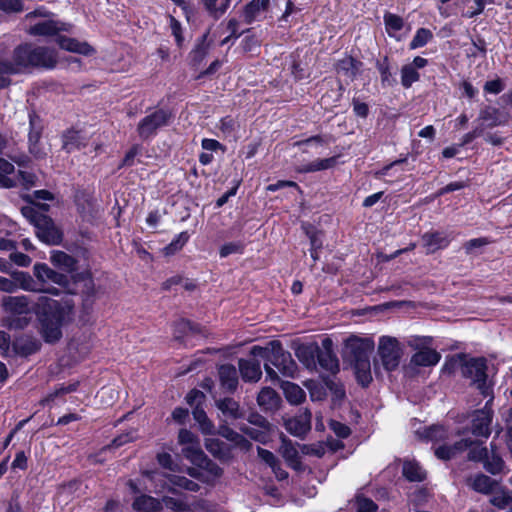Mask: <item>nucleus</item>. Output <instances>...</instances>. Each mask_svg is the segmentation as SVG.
I'll use <instances>...</instances> for the list:
<instances>
[{
  "mask_svg": "<svg viewBox=\"0 0 512 512\" xmlns=\"http://www.w3.org/2000/svg\"><path fill=\"white\" fill-rule=\"evenodd\" d=\"M73 306L47 296H40L33 305L39 322V333L48 344H55L63 336L62 327L70 320Z\"/></svg>",
  "mask_w": 512,
  "mask_h": 512,
  "instance_id": "1",
  "label": "nucleus"
},
{
  "mask_svg": "<svg viewBox=\"0 0 512 512\" xmlns=\"http://www.w3.org/2000/svg\"><path fill=\"white\" fill-rule=\"evenodd\" d=\"M57 62V53L54 49L22 43L14 48L9 69L16 74L33 69L51 70L56 67Z\"/></svg>",
  "mask_w": 512,
  "mask_h": 512,
  "instance_id": "2",
  "label": "nucleus"
},
{
  "mask_svg": "<svg viewBox=\"0 0 512 512\" xmlns=\"http://www.w3.org/2000/svg\"><path fill=\"white\" fill-rule=\"evenodd\" d=\"M250 353L252 356L260 357L266 361L264 369L271 381H279V376L270 364L275 366L284 377L295 378L298 370L297 364L291 353L284 350L280 341H271L268 347L253 346Z\"/></svg>",
  "mask_w": 512,
  "mask_h": 512,
  "instance_id": "3",
  "label": "nucleus"
},
{
  "mask_svg": "<svg viewBox=\"0 0 512 512\" xmlns=\"http://www.w3.org/2000/svg\"><path fill=\"white\" fill-rule=\"evenodd\" d=\"M49 210L48 204L24 206L21 208L22 215L34 225L37 237L49 245H57L62 241V232L56 227L53 220L45 215Z\"/></svg>",
  "mask_w": 512,
  "mask_h": 512,
  "instance_id": "4",
  "label": "nucleus"
},
{
  "mask_svg": "<svg viewBox=\"0 0 512 512\" xmlns=\"http://www.w3.org/2000/svg\"><path fill=\"white\" fill-rule=\"evenodd\" d=\"M457 362L461 365L462 375L466 378L472 379L473 383L477 385V388L484 397L489 396L491 390L487 385L486 359L471 358L466 360V356L464 354H458L450 360V363H445L443 370L450 371Z\"/></svg>",
  "mask_w": 512,
  "mask_h": 512,
  "instance_id": "5",
  "label": "nucleus"
},
{
  "mask_svg": "<svg viewBox=\"0 0 512 512\" xmlns=\"http://www.w3.org/2000/svg\"><path fill=\"white\" fill-rule=\"evenodd\" d=\"M491 450L481 446V443L476 441L469 451L468 459L475 462H482L484 469L492 475H497L503 472L505 462L496 450V447L491 443Z\"/></svg>",
  "mask_w": 512,
  "mask_h": 512,
  "instance_id": "6",
  "label": "nucleus"
},
{
  "mask_svg": "<svg viewBox=\"0 0 512 512\" xmlns=\"http://www.w3.org/2000/svg\"><path fill=\"white\" fill-rule=\"evenodd\" d=\"M171 118L172 113L166 109H157L146 115L137 125L139 138L146 141L154 137L159 129L169 125Z\"/></svg>",
  "mask_w": 512,
  "mask_h": 512,
  "instance_id": "7",
  "label": "nucleus"
},
{
  "mask_svg": "<svg viewBox=\"0 0 512 512\" xmlns=\"http://www.w3.org/2000/svg\"><path fill=\"white\" fill-rule=\"evenodd\" d=\"M374 349V341L371 338L350 336L344 344L343 356L351 364L370 360V354Z\"/></svg>",
  "mask_w": 512,
  "mask_h": 512,
  "instance_id": "8",
  "label": "nucleus"
},
{
  "mask_svg": "<svg viewBox=\"0 0 512 512\" xmlns=\"http://www.w3.org/2000/svg\"><path fill=\"white\" fill-rule=\"evenodd\" d=\"M432 343L431 337H415L409 341V345L419 349L412 358L411 363L416 366L428 367L435 366L441 359V355L434 349H429L428 346Z\"/></svg>",
  "mask_w": 512,
  "mask_h": 512,
  "instance_id": "9",
  "label": "nucleus"
},
{
  "mask_svg": "<svg viewBox=\"0 0 512 512\" xmlns=\"http://www.w3.org/2000/svg\"><path fill=\"white\" fill-rule=\"evenodd\" d=\"M378 354L386 371L395 370L400 363L402 351L396 338L382 336L379 340Z\"/></svg>",
  "mask_w": 512,
  "mask_h": 512,
  "instance_id": "10",
  "label": "nucleus"
},
{
  "mask_svg": "<svg viewBox=\"0 0 512 512\" xmlns=\"http://www.w3.org/2000/svg\"><path fill=\"white\" fill-rule=\"evenodd\" d=\"M42 119L35 113H29V133H28V149L37 159L46 157L47 152L40 142L43 132Z\"/></svg>",
  "mask_w": 512,
  "mask_h": 512,
  "instance_id": "11",
  "label": "nucleus"
},
{
  "mask_svg": "<svg viewBox=\"0 0 512 512\" xmlns=\"http://www.w3.org/2000/svg\"><path fill=\"white\" fill-rule=\"evenodd\" d=\"M492 397L486 405L473 414L471 432L474 436L488 438L491 434L490 424L493 418V411L489 407Z\"/></svg>",
  "mask_w": 512,
  "mask_h": 512,
  "instance_id": "12",
  "label": "nucleus"
},
{
  "mask_svg": "<svg viewBox=\"0 0 512 512\" xmlns=\"http://www.w3.org/2000/svg\"><path fill=\"white\" fill-rule=\"evenodd\" d=\"M332 340L325 338L322 341V348L319 347V352L316 355V364L332 375H335L339 371V361L332 350Z\"/></svg>",
  "mask_w": 512,
  "mask_h": 512,
  "instance_id": "13",
  "label": "nucleus"
},
{
  "mask_svg": "<svg viewBox=\"0 0 512 512\" xmlns=\"http://www.w3.org/2000/svg\"><path fill=\"white\" fill-rule=\"evenodd\" d=\"M1 306L8 315H31L33 307H30L28 296H5L2 298Z\"/></svg>",
  "mask_w": 512,
  "mask_h": 512,
  "instance_id": "14",
  "label": "nucleus"
},
{
  "mask_svg": "<svg viewBox=\"0 0 512 512\" xmlns=\"http://www.w3.org/2000/svg\"><path fill=\"white\" fill-rule=\"evenodd\" d=\"M311 417L309 409L301 408L294 418L285 422V428L292 435L303 437L311 429Z\"/></svg>",
  "mask_w": 512,
  "mask_h": 512,
  "instance_id": "15",
  "label": "nucleus"
},
{
  "mask_svg": "<svg viewBox=\"0 0 512 512\" xmlns=\"http://www.w3.org/2000/svg\"><path fill=\"white\" fill-rule=\"evenodd\" d=\"M476 444V441L470 438H464L454 443L453 445H442L435 449L434 454L440 460H450L454 458L458 453L463 452L468 448Z\"/></svg>",
  "mask_w": 512,
  "mask_h": 512,
  "instance_id": "16",
  "label": "nucleus"
},
{
  "mask_svg": "<svg viewBox=\"0 0 512 512\" xmlns=\"http://www.w3.org/2000/svg\"><path fill=\"white\" fill-rule=\"evenodd\" d=\"M221 388L228 393H234L238 387V370L232 364H223L218 368Z\"/></svg>",
  "mask_w": 512,
  "mask_h": 512,
  "instance_id": "17",
  "label": "nucleus"
},
{
  "mask_svg": "<svg viewBox=\"0 0 512 512\" xmlns=\"http://www.w3.org/2000/svg\"><path fill=\"white\" fill-rule=\"evenodd\" d=\"M61 31H67L64 23L46 19L31 26L28 33L32 36H54Z\"/></svg>",
  "mask_w": 512,
  "mask_h": 512,
  "instance_id": "18",
  "label": "nucleus"
},
{
  "mask_svg": "<svg viewBox=\"0 0 512 512\" xmlns=\"http://www.w3.org/2000/svg\"><path fill=\"white\" fill-rule=\"evenodd\" d=\"M205 336L203 328L196 323L189 320L181 319L174 324V339L177 341H184L193 336Z\"/></svg>",
  "mask_w": 512,
  "mask_h": 512,
  "instance_id": "19",
  "label": "nucleus"
},
{
  "mask_svg": "<svg viewBox=\"0 0 512 512\" xmlns=\"http://www.w3.org/2000/svg\"><path fill=\"white\" fill-rule=\"evenodd\" d=\"M7 146L6 138L0 133V154L4 151ZM14 172V166L12 163L4 158L0 157V187L1 188H12L17 185V182L10 178L8 175Z\"/></svg>",
  "mask_w": 512,
  "mask_h": 512,
  "instance_id": "20",
  "label": "nucleus"
},
{
  "mask_svg": "<svg viewBox=\"0 0 512 512\" xmlns=\"http://www.w3.org/2000/svg\"><path fill=\"white\" fill-rule=\"evenodd\" d=\"M239 372L243 381L257 382L261 379L262 370L260 362L256 359H239Z\"/></svg>",
  "mask_w": 512,
  "mask_h": 512,
  "instance_id": "21",
  "label": "nucleus"
},
{
  "mask_svg": "<svg viewBox=\"0 0 512 512\" xmlns=\"http://www.w3.org/2000/svg\"><path fill=\"white\" fill-rule=\"evenodd\" d=\"M57 43L60 48L69 52L90 56L95 53V49L87 42H80L77 39L70 38L67 36H59Z\"/></svg>",
  "mask_w": 512,
  "mask_h": 512,
  "instance_id": "22",
  "label": "nucleus"
},
{
  "mask_svg": "<svg viewBox=\"0 0 512 512\" xmlns=\"http://www.w3.org/2000/svg\"><path fill=\"white\" fill-rule=\"evenodd\" d=\"M269 6L270 0H251L243 8V21L246 24H252L254 21L259 20L261 14L267 11Z\"/></svg>",
  "mask_w": 512,
  "mask_h": 512,
  "instance_id": "23",
  "label": "nucleus"
},
{
  "mask_svg": "<svg viewBox=\"0 0 512 512\" xmlns=\"http://www.w3.org/2000/svg\"><path fill=\"white\" fill-rule=\"evenodd\" d=\"M317 352H319L317 343L300 344L295 349L296 357L308 369L316 368Z\"/></svg>",
  "mask_w": 512,
  "mask_h": 512,
  "instance_id": "24",
  "label": "nucleus"
},
{
  "mask_svg": "<svg viewBox=\"0 0 512 512\" xmlns=\"http://www.w3.org/2000/svg\"><path fill=\"white\" fill-rule=\"evenodd\" d=\"M280 452L287 462L288 466L296 471H303L304 466L301 461V457L299 456L298 450L293 445L291 440L282 439V445L280 447Z\"/></svg>",
  "mask_w": 512,
  "mask_h": 512,
  "instance_id": "25",
  "label": "nucleus"
},
{
  "mask_svg": "<svg viewBox=\"0 0 512 512\" xmlns=\"http://www.w3.org/2000/svg\"><path fill=\"white\" fill-rule=\"evenodd\" d=\"M205 448L220 461L226 462L232 459V447L217 438L206 439Z\"/></svg>",
  "mask_w": 512,
  "mask_h": 512,
  "instance_id": "26",
  "label": "nucleus"
},
{
  "mask_svg": "<svg viewBox=\"0 0 512 512\" xmlns=\"http://www.w3.org/2000/svg\"><path fill=\"white\" fill-rule=\"evenodd\" d=\"M469 486L476 492L489 495L492 494L495 489L499 486L498 481L491 477L479 473L469 478Z\"/></svg>",
  "mask_w": 512,
  "mask_h": 512,
  "instance_id": "27",
  "label": "nucleus"
},
{
  "mask_svg": "<svg viewBox=\"0 0 512 512\" xmlns=\"http://www.w3.org/2000/svg\"><path fill=\"white\" fill-rule=\"evenodd\" d=\"M362 62L352 56H345L335 64V70L338 74H343L349 80L354 81L359 74Z\"/></svg>",
  "mask_w": 512,
  "mask_h": 512,
  "instance_id": "28",
  "label": "nucleus"
},
{
  "mask_svg": "<svg viewBox=\"0 0 512 512\" xmlns=\"http://www.w3.org/2000/svg\"><path fill=\"white\" fill-rule=\"evenodd\" d=\"M132 508L137 512H160L163 504L152 496L140 495L133 501Z\"/></svg>",
  "mask_w": 512,
  "mask_h": 512,
  "instance_id": "29",
  "label": "nucleus"
},
{
  "mask_svg": "<svg viewBox=\"0 0 512 512\" xmlns=\"http://www.w3.org/2000/svg\"><path fill=\"white\" fill-rule=\"evenodd\" d=\"M423 246L426 248L428 254L434 253L439 249L445 248L449 244L447 236L440 232L425 233L422 236Z\"/></svg>",
  "mask_w": 512,
  "mask_h": 512,
  "instance_id": "30",
  "label": "nucleus"
},
{
  "mask_svg": "<svg viewBox=\"0 0 512 512\" xmlns=\"http://www.w3.org/2000/svg\"><path fill=\"white\" fill-rule=\"evenodd\" d=\"M86 145L87 141L79 131L68 130L62 136V149L68 153L79 150Z\"/></svg>",
  "mask_w": 512,
  "mask_h": 512,
  "instance_id": "31",
  "label": "nucleus"
},
{
  "mask_svg": "<svg viewBox=\"0 0 512 512\" xmlns=\"http://www.w3.org/2000/svg\"><path fill=\"white\" fill-rule=\"evenodd\" d=\"M209 36V31L204 33L198 40L194 47V49L190 52L191 64L194 67L199 66L205 57L207 56L210 48V43H208L207 39Z\"/></svg>",
  "mask_w": 512,
  "mask_h": 512,
  "instance_id": "32",
  "label": "nucleus"
},
{
  "mask_svg": "<svg viewBox=\"0 0 512 512\" xmlns=\"http://www.w3.org/2000/svg\"><path fill=\"white\" fill-rule=\"evenodd\" d=\"M402 474L410 482H422L426 479V471L414 460H404Z\"/></svg>",
  "mask_w": 512,
  "mask_h": 512,
  "instance_id": "33",
  "label": "nucleus"
},
{
  "mask_svg": "<svg viewBox=\"0 0 512 512\" xmlns=\"http://www.w3.org/2000/svg\"><path fill=\"white\" fill-rule=\"evenodd\" d=\"M11 277L13 281L17 282L18 289L29 292L42 290V286L39 285L28 272L14 270Z\"/></svg>",
  "mask_w": 512,
  "mask_h": 512,
  "instance_id": "34",
  "label": "nucleus"
},
{
  "mask_svg": "<svg viewBox=\"0 0 512 512\" xmlns=\"http://www.w3.org/2000/svg\"><path fill=\"white\" fill-rule=\"evenodd\" d=\"M258 405L268 411L277 408L279 403V396L276 391L270 387H264L261 389L257 396Z\"/></svg>",
  "mask_w": 512,
  "mask_h": 512,
  "instance_id": "35",
  "label": "nucleus"
},
{
  "mask_svg": "<svg viewBox=\"0 0 512 512\" xmlns=\"http://www.w3.org/2000/svg\"><path fill=\"white\" fill-rule=\"evenodd\" d=\"M14 345L17 353L22 356L32 355L41 348V343L31 336H24L17 339Z\"/></svg>",
  "mask_w": 512,
  "mask_h": 512,
  "instance_id": "36",
  "label": "nucleus"
},
{
  "mask_svg": "<svg viewBox=\"0 0 512 512\" xmlns=\"http://www.w3.org/2000/svg\"><path fill=\"white\" fill-rule=\"evenodd\" d=\"M375 65L380 73L381 85L383 87L394 86L396 84V79L393 77L391 72L388 56H384L383 59H377Z\"/></svg>",
  "mask_w": 512,
  "mask_h": 512,
  "instance_id": "37",
  "label": "nucleus"
},
{
  "mask_svg": "<svg viewBox=\"0 0 512 512\" xmlns=\"http://www.w3.org/2000/svg\"><path fill=\"white\" fill-rule=\"evenodd\" d=\"M491 505L499 510L506 509L512 502V493L505 487L498 486L489 499Z\"/></svg>",
  "mask_w": 512,
  "mask_h": 512,
  "instance_id": "38",
  "label": "nucleus"
},
{
  "mask_svg": "<svg viewBox=\"0 0 512 512\" xmlns=\"http://www.w3.org/2000/svg\"><path fill=\"white\" fill-rule=\"evenodd\" d=\"M337 163H338V156H333V157H329V158H325V159H317L308 164H305L301 168L300 171L304 172V173H311V172L327 170V169L335 167L337 165Z\"/></svg>",
  "mask_w": 512,
  "mask_h": 512,
  "instance_id": "39",
  "label": "nucleus"
},
{
  "mask_svg": "<svg viewBox=\"0 0 512 512\" xmlns=\"http://www.w3.org/2000/svg\"><path fill=\"white\" fill-rule=\"evenodd\" d=\"M351 365L354 368V373L358 383L363 387H367L372 381L370 360L361 361Z\"/></svg>",
  "mask_w": 512,
  "mask_h": 512,
  "instance_id": "40",
  "label": "nucleus"
},
{
  "mask_svg": "<svg viewBox=\"0 0 512 512\" xmlns=\"http://www.w3.org/2000/svg\"><path fill=\"white\" fill-rule=\"evenodd\" d=\"M217 408L226 416L232 419H239L242 417L240 406L232 398H224L216 402Z\"/></svg>",
  "mask_w": 512,
  "mask_h": 512,
  "instance_id": "41",
  "label": "nucleus"
},
{
  "mask_svg": "<svg viewBox=\"0 0 512 512\" xmlns=\"http://www.w3.org/2000/svg\"><path fill=\"white\" fill-rule=\"evenodd\" d=\"M281 386L284 390L286 399L291 404H300L304 400L305 392L297 384L286 381V382H282Z\"/></svg>",
  "mask_w": 512,
  "mask_h": 512,
  "instance_id": "42",
  "label": "nucleus"
},
{
  "mask_svg": "<svg viewBox=\"0 0 512 512\" xmlns=\"http://www.w3.org/2000/svg\"><path fill=\"white\" fill-rule=\"evenodd\" d=\"M51 261L55 266H58L67 272L76 270L77 261L71 255L63 251L53 253Z\"/></svg>",
  "mask_w": 512,
  "mask_h": 512,
  "instance_id": "43",
  "label": "nucleus"
},
{
  "mask_svg": "<svg viewBox=\"0 0 512 512\" xmlns=\"http://www.w3.org/2000/svg\"><path fill=\"white\" fill-rule=\"evenodd\" d=\"M420 438L427 441L439 442L447 438V431L441 425H432L423 429V431H417Z\"/></svg>",
  "mask_w": 512,
  "mask_h": 512,
  "instance_id": "44",
  "label": "nucleus"
},
{
  "mask_svg": "<svg viewBox=\"0 0 512 512\" xmlns=\"http://www.w3.org/2000/svg\"><path fill=\"white\" fill-rule=\"evenodd\" d=\"M240 431L247 436H249L252 440L257 441L262 444H266L269 440V433L271 429H264V428H253L250 426H247L245 424L241 425L239 427Z\"/></svg>",
  "mask_w": 512,
  "mask_h": 512,
  "instance_id": "45",
  "label": "nucleus"
},
{
  "mask_svg": "<svg viewBox=\"0 0 512 512\" xmlns=\"http://www.w3.org/2000/svg\"><path fill=\"white\" fill-rule=\"evenodd\" d=\"M195 421L199 424L201 431L204 434H212L214 425L207 417L206 412L202 406L196 405L192 411Z\"/></svg>",
  "mask_w": 512,
  "mask_h": 512,
  "instance_id": "46",
  "label": "nucleus"
},
{
  "mask_svg": "<svg viewBox=\"0 0 512 512\" xmlns=\"http://www.w3.org/2000/svg\"><path fill=\"white\" fill-rule=\"evenodd\" d=\"M478 121H482V123L486 127H494L500 125L501 122L499 120V111L494 107H485L479 113Z\"/></svg>",
  "mask_w": 512,
  "mask_h": 512,
  "instance_id": "47",
  "label": "nucleus"
},
{
  "mask_svg": "<svg viewBox=\"0 0 512 512\" xmlns=\"http://www.w3.org/2000/svg\"><path fill=\"white\" fill-rule=\"evenodd\" d=\"M5 325L9 329L22 330L25 329L31 322L30 315H8L4 319Z\"/></svg>",
  "mask_w": 512,
  "mask_h": 512,
  "instance_id": "48",
  "label": "nucleus"
},
{
  "mask_svg": "<svg viewBox=\"0 0 512 512\" xmlns=\"http://www.w3.org/2000/svg\"><path fill=\"white\" fill-rule=\"evenodd\" d=\"M239 21L236 18H231L228 20L226 28L229 31L228 36L221 40L220 45L224 46L231 42L232 40L238 39L241 35L245 33H250L251 29H246L244 31L239 32Z\"/></svg>",
  "mask_w": 512,
  "mask_h": 512,
  "instance_id": "49",
  "label": "nucleus"
},
{
  "mask_svg": "<svg viewBox=\"0 0 512 512\" xmlns=\"http://www.w3.org/2000/svg\"><path fill=\"white\" fill-rule=\"evenodd\" d=\"M420 79V74L410 64H406L401 68V84L404 88H410L414 82Z\"/></svg>",
  "mask_w": 512,
  "mask_h": 512,
  "instance_id": "50",
  "label": "nucleus"
},
{
  "mask_svg": "<svg viewBox=\"0 0 512 512\" xmlns=\"http://www.w3.org/2000/svg\"><path fill=\"white\" fill-rule=\"evenodd\" d=\"M189 237L190 236L187 231H183L178 234L175 239H173L171 243L164 248L165 255L170 256L181 250L188 242Z\"/></svg>",
  "mask_w": 512,
  "mask_h": 512,
  "instance_id": "51",
  "label": "nucleus"
},
{
  "mask_svg": "<svg viewBox=\"0 0 512 512\" xmlns=\"http://www.w3.org/2000/svg\"><path fill=\"white\" fill-rule=\"evenodd\" d=\"M433 34L429 29L420 28L416 31L413 39L411 40L409 47L410 49H416L425 46L431 39Z\"/></svg>",
  "mask_w": 512,
  "mask_h": 512,
  "instance_id": "52",
  "label": "nucleus"
},
{
  "mask_svg": "<svg viewBox=\"0 0 512 512\" xmlns=\"http://www.w3.org/2000/svg\"><path fill=\"white\" fill-rule=\"evenodd\" d=\"M384 23L386 31L388 32L389 35H391V32L400 31L404 26L403 19L400 16L390 12L385 13Z\"/></svg>",
  "mask_w": 512,
  "mask_h": 512,
  "instance_id": "53",
  "label": "nucleus"
},
{
  "mask_svg": "<svg viewBox=\"0 0 512 512\" xmlns=\"http://www.w3.org/2000/svg\"><path fill=\"white\" fill-rule=\"evenodd\" d=\"M10 65V59L0 54V89L5 88L10 84V75L16 74L10 71Z\"/></svg>",
  "mask_w": 512,
  "mask_h": 512,
  "instance_id": "54",
  "label": "nucleus"
},
{
  "mask_svg": "<svg viewBox=\"0 0 512 512\" xmlns=\"http://www.w3.org/2000/svg\"><path fill=\"white\" fill-rule=\"evenodd\" d=\"M322 379L325 387L334 395L336 399L341 400L345 397V390L343 385L337 382L334 377L326 376Z\"/></svg>",
  "mask_w": 512,
  "mask_h": 512,
  "instance_id": "55",
  "label": "nucleus"
},
{
  "mask_svg": "<svg viewBox=\"0 0 512 512\" xmlns=\"http://www.w3.org/2000/svg\"><path fill=\"white\" fill-rule=\"evenodd\" d=\"M170 482L188 491L197 492L200 489V485L184 476L173 475L170 478Z\"/></svg>",
  "mask_w": 512,
  "mask_h": 512,
  "instance_id": "56",
  "label": "nucleus"
},
{
  "mask_svg": "<svg viewBox=\"0 0 512 512\" xmlns=\"http://www.w3.org/2000/svg\"><path fill=\"white\" fill-rule=\"evenodd\" d=\"M163 503L170 512H192L188 504L172 497H164Z\"/></svg>",
  "mask_w": 512,
  "mask_h": 512,
  "instance_id": "57",
  "label": "nucleus"
},
{
  "mask_svg": "<svg viewBox=\"0 0 512 512\" xmlns=\"http://www.w3.org/2000/svg\"><path fill=\"white\" fill-rule=\"evenodd\" d=\"M49 281L59 285L62 288V290L66 293H71V294L74 293V291L70 287V285H71L70 279L68 278L67 275H65L63 273H59V272L53 270L50 275Z\"/></svg>",
  "mask_w": 512,
  "mask_h": 512,
  "instance_id": "58",
  "label": "nucleus"
},
{
  "mask_svg": "<svg viewBox=\"0 0 512 512\" xmlns=\"http://www.w3.org/2000/svg\"><path fill=\"white\" fill-rule=\"evenodd\" d=\"M245 37L241 41L242 50L245 53L254 52L261 46V41L255 34L245 33Z\"/></svg>",
  "mask_w": 512,
  "mask_h": 512,
  "instance_id": "59",
  "label": "nucleus"
},
{
  "mask_svg": "<svg viewBox=\"0 0 512 512\" xmlns=\"http://www.w3.org/2000/svg\"><path fill=\"white\" fill-rule=\"evenodd\" d=\"M244 250V244L240 241L229 242L221 246L219 254L221 258H225L231 254H241Z\"/></svg>",
  "mask_w": 512,
  "mask_h": 512,
  "instance_id": "60",
  "label": "nucleus"
},
{
  "mask_svg": "<svg viewBox=\"0 0 512 512\" xmlns=\"http://www.w3.org/2000/svg\"><path fill=\"white\" fill-rule=\"evenodd\" d=\"M185 456L197 466L203 465L207 455L198 447H188L185 449Z\"/></svg>",
  "mask_w": 512,
  "mask_h": 512,
  "instance_id": "61",
  "label": "nucleus"
},
{
  "mask_svg": "<svg viewBox=\"0 0 512 512\" xmlns=\"http://www.w3.org/2000/svg\"><path fill=\"white\" fill-rule=\"evenodd\" d=\"M136 439V431L130 430L126 433L120 434L117 437H115L111 444L105 447V449H111V448H119L129 442H132Z\"/></svg>",
  "mask_w": 512,
  "mask_h": 512,
  "instance_id": "62",
  "label": "nucleus"
},
{
  "mask_svg": "<svg viewBox=\"0 0 512 512\" xmlns=\"http://www.w3.org/2000/svg\"><path fill=\"white\" fill-rule=\"evenodd\" d=\"M357 512H377V504L364 496H356Z\"/></svg>",
  "mask_w": 512,
  "mask_h": 512,
  "instance_id": "63",
  "label": "nucleus"
},
{
  "mask_svg": "<svg viewBox=\"0 0 512 512\" xmlns=\"http://www.w3.org/2000/svg\"><path fill=\"white\" fill-rule=\"evenodd\" d=\"M20 491L13 490L10 499L7 501L5 512H25L20 502Z\"/></svg>",
  "mask_w": 512,
  "mask_h": 512,
  "instance_id": "64",
  "label": "nucleus"
}]
</instances>
